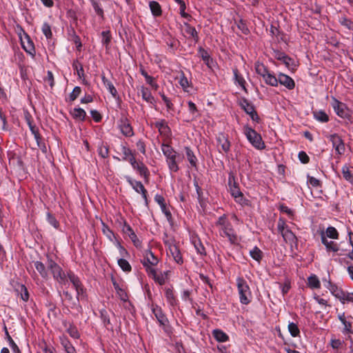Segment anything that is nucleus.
<instances>
[{
  "instance_id": "obj_18",
  "label": "nucleus",
  "mask_w": 353,
  "mask_h": 353,
  "mask_svg": "<svg viewBox=\"0 0 353 353\" xmlns=\"http://www.w3.org/2000/svg\"><path fill=\"white\" fill-rule=\"evenodd\" d=\"M65 300L71 305V307L76 309L79 312H82V307L79 304V301L77 299H74L72 295L68 291L63 292Z\"/></svg>"
},
{
  "instance_id": "obj_55",
  "label": "nucleus",
  "mask_w": 353,
  "mask_h": 353,
  "mask_svg": "<svg viewBox=\"0 0 353 353\" xmlns=\"http://www.w3.org/2000/svg\"><path fill=\"white\" fill-rule=\"evenodd\" d=\"M129 238L130 239L132 243L134 244V245L136 248H141V244H142L141 241L139 240V239L137 237V236L136 235V234L134 232L131 233V235L129 236Z\"/></svg>"
},
{
  "instance_id": "obj_13",
  "label": "nucleus",
  "mask_w": 353,
  "mask_h": 353,
  "mask_svg": "<svg viewBox=\"0 0 353 353\" xmlns=\"http://www.w3.org/2000/svg\"><path fill=\"white\" fill-rule=\"evenodd\" d=\"M183 159V155L177 153L172 157H170L166 159V162L168 166L169 170L171 172H176L179 170V167L178 163L181 161Z\"/></svg>"
},
{
  "instance_id": "obj_38",
  "label": "nucleus",
  "mask_w": 353,
  "mask_h": 353,
  "mask_svg": "<svg viewBox=\"0 0 353 353\" xmlns=\"http://www.w3.org/2000/svg\"><path fill=\"white\" fill-rule=\"evenodd\" d=\"M179 79V83L180 84V85L181 86L183 90L185 92H189L188 88H190V82H189L188 79L185 76V74H184V73L183 72H181Z\"/></svg>"
},
{
  "instance_id": "obj_6",
  "label": "nucleus",
  "mask_w": 353,
  "mask_h": 353,
  "mask_svg": "<svg viewBox=\"0 0 353 353\" xmlns=\"http://www.w3.org/2000/svg\"><path fill=\"white\" fill-rule=\"evenodd\" d=\"M332 107L333 108L335 113L341 118L346 119L348 118L350 114L348 112L347 108L346 105L335 97H332V102L331 103Z\"/></svg>"
},
{
  "instance_id": "obj_60",
  "label": "nucleus",
  "mask_w": 353,
  "mask_h": 353,
  "mask_svg": "<svg viewBox=\"0 0 353 353\" xmlns=\"http://www.w3.org/2000/svg\"><path fill=\"white\" fill-rule=\"evenodd\" d=\"M68 333L74 339H78L79 334L76 327L70 325L68 329Z\"/></svg>"
},
{
  "instance_id": "obj_2",
  "label": "nucleus",
  "mask_w": 353,
  "mask_h": 353,
  "mask_svg": "<svg viewBox=\"0 0 353 353\" xmlns=\"http://www.w3.org/2000/svg\"><path fill=\"white\" fill-rule=\"evenodd\" d=\"M236 285L239 294L240 302L242 304L248 305L251 301L252 293L250 287L243 278L236 279Z\"/></svg>"
},
{
  "instance_id": "obj_20",
  "label": "nucleus",
  "mask_w": 353,
  "mask_h": 353,
  "mask_svg": "<svg viewBox=\"0 0 353 353\" xmlns=\"http://www.w3.org/2000/svg\"><path fill=\"white\" fill-rule=\"evenodd\" d=\"M170 252L176 263L182 264L183 263L182 254L177 245H172Z\"/></svg>"
},
{
  "instance_id": "obj_28",
  "label": "nucleus",
  "mask_w": 353,
  "mask_h": 353,
  "mask_svg": "<svg viewBox=\"0 0 353 353\" xmlns=\"http://www.w3.org/2000/svg\"><path fill=\"white\" fill-rule=\"evenodd\" d=\"M307 285L312 290L319 289L321 288L320 281L315 274H312L307 278Z\"/></svg>"
},
{
  "instance_id": "obj_58",
  "label": "nucleus",
  "mask_w": 353,
  "mask_h": 353,
  "mask_svg": "<svg viewBox=\"0 0 353 353\" xmlns=\"http://www.w3.org/2000/svg\"><path fill=\"white\" fill-rule=\"evenodd\" d=\"M164 235L165 237L163 238V243L170 251V247L172 245H176V244L175 243L174 239H173L172 238H169L166 234H165Z\"/></svg>"
},
{
  "instance_id": "obj_51",
  "label": "nucleus",
  "mask_w": 353,
  "mask_h": 353,
  "mask_svg": "<svg viewBox=\"0 0 353 353\" xmlns=\"http://www.w3.org/2000/svg\"><path fill=\"white\" fill-rule=\"evenodd\" d=\"M6 335H7V338H8V341L9 342L10 346L13 353H21V351H20L19 347L14 343V341L12 340V339L9 335L8 332H6Z\"/></svg>"
},
{
  "instance_id": "obj_36",
  "label": "nucleus",
  "mask_w": 353,
  "mask_h": 353,
  "mask_svg": "<svg viewBox=\"0 0 353 353\" xmlns=\"http://www.w3.org/2000/svg\"><path fill=\"white\" fill-rule=\"evenodd\" d=\"M71 114L74 119L80 121H83L86 116L85 111L81 108H74V110L71 112Z\"/></svg>"
},
{
  "instance_id": "obj_30",
  "label": "nucleus",
  "mask_w": 353,
  "mask_h": 353,
  "mask_svg": "<svg viewBox=\"0 0 353 353\" xmlns=\"http://www.w3.org/2000/svg\"><path fill=\"white\" fill-rule=\"evenodd\" d=\"M154 126L158 129L159 132L161 134L166 135L170 132V128L165 120H160L155 122Z\"/></svg>"
},
{
  "instance_id": "obj_27",
  "label": "nucleus",
  "mask_w": 353,
  "mask_h": 353,
  "mask_svg": "<svg viewBox=\"0 0 353 353\" xmlns=\"http://www.w3.org/2000/svg\"><path fill=\"white\" fill-rule=\"evenodd\" d=\"M321 242L325 245L328 251L337 252L339 250L338 244L332 241H329L324 234L321 236Z\"/></svg>"
},
{
  "instance_id": "obj_45",
  "label": "nucleus",
  "mask_w": 353,
  "mask_h": 353,
  "mask_svg": "<svg viewBox=\"0 0 353 353\" xmlns=\"http://www.w3.org/2000/svg\"><path fill=\"white\" fill-rule=\"evenodd\" d=\"M150 8L154 16H159L161 14V6L157 1L150 2Z\"/></svg>"
},
{
  "instance_id": "obj_40",
  "label": "nucleus",
  "mask_w": 353,
  "mask_h": 353,
  "mask_svg": "<svg viewBox=\"0 0 353 353\" xmlns=\"http://www.w3.org/2000/svg\"><path fill=\"white\" fill-rule=\"evenodd\" d=\"M233 73L234 76L235 82L238 83L244 90L245 89V81L244 78L239 73V70L236 68L233 69Z\"/></svg>"
},
{
  "instance_id": "obj_56",
  "label": "nucleus",
  "mask_w": 353,
  "mask_h": 353,
  "mask_svg": "<svg viewBox=\"0 0 353 353\" xmlns=\"http://www.w3.org/2000/svg\"><path fill=\"white\" fill-rule=\"evenodd\" d=\"M121 152L123 154V160L128 159V157L133 154L132 150L125 145H121Z\"/></svg>"
},
{
  "instance_id": "obj_31",
  "label": "nucleus",
  "mask_w": 353,
  "mask_h": 353,
  "mask_svg": "<svg viewBox=\"0 0 353 353\" xmlns=\"http://www.w3.org/2000/svg\"><path fill=\"white\" fill-rule=\"evenodd\" d=\"M134 170H137L141 176L148 178L150 173L148 168L142 162H137V163L132 167Z\"/></svg>"
},
{
  "instance_id": "obj_12",
  "label": "nucleus",
  "mask_w": 353,
  "mask_h": 353,
  "mask_svg": "<svg viewBox=\"0 0 353 353\" xmlns=\"http://www.w3.org/2000/svg\"><path fill=\"white\" fill-rule=\"evenodd\" d=\"M119 128L121 132L125 137H132L134 135L133 129L126 117H122L119 120Z\"/></svg>"
},
{
  "instance_id": "obj_33",
  "label": "nucleus",
  "mask_w": 353,
  "mask_h": 353,
  "mask_svg": "<svg viewBox=\"0 0 353 353\" xmlns=\"http://www.w3.org/2000/svg\"><path fill=\"white\" fill-rule=\"evenodd\" d=\"M185 154L190 165L196 168L197 165V159L194 155L193 151L189 147H185Z\"/></svg>"
},
{
  "instance_id": "obj_46",
  "label": "nucleus",
  "mask_w": 353,
  "mask_h": 353,
  "mask_svg": "<svg viewBox=\"0 0 353 353\" xmlns=\"http://www.w3.org/2000/svg\"><path fill=\"white\" fill-rule=\"evenodd\" d=\"M288 330H289L291 336L293 337H296L300 334V330H299L297 325L293 322L290 323L288 324Z\"/></svg>"
},
{
  "instance_id": "obj_17",
  "label": "nucleus",
  "mask_w": 353,
  "mask_h": 353,
  "mask_svg": "<svg viewBox=\"0 0 353 353\" xmlns=\"http://www.w3.org/2000/svg\"><path fill=\"white\" fill-rule=\"evenodd\" d=\"M282 236L285 243L290 245L291 247L298 245V239L290 229L284 232Z\"/></svg>"
},
{
  "instance_id": "obj_5",
  "label": "nucleus",
  "mask_w": 353,
  "mask_h": 353,
  "mask_svg": "<svg viewBox=\"0 0 353 353\" xmlns=\"http://www.w3.org/2000/svg\"><path fill=\"white\" fill-rule=\"evenodd\" d=\"M170 271L158 272L156 269L148 270V275L152 278L155 283L160 285H164L169 279Z\"/></svg>"
},
{
  "instance_id": "obj_41",
  "label": "nucleus",
  "mask_w": 353,
  "mask_h": 353,
  "mask_svg": "<svg viewBox=\"0 0 353 353\" xmlns=\"http://www.w3.org/2000/svg\"><path fill=\"white\" fill-rule=\"evenodd\" d=\"M161 150L166 159L177 154V152L168 144H162Z\"/></svg>"
},
{
  "instance_id": "obj_42",
  "label": "nucleus",
  "mask_w": 353,
  "mask_h": 353,
  "mask_svg": "<svg viewBox=\"0 0 353 353\" xmlns=\"http://www.w3.org/2000/svg\"><path fill=\"white\" fill-rule=\"evenodd\" d=\"M250 254L253 259L258 262H260L263 256V252L256 246H255L253 249H252L250 251Z\"/></svg>"
},
{
  "instance_id": "obj_32",
  "label": "nucleus",
  "mask_w": 353,
  "mask_h": 353,
  "mask_svg": "<svg viewBox=\"0 0 353 353\" xmlns=\"http://www.w3.org/2000/svg\"><path fill=\"white\" fill-rule=\"evenodd\" d=\"M314 118L319 122L327 123L329 121V116L323 110L313 111Z\"/></svg>"
},
{
  "instance_id": "obj_15",
  "label": "nucleus",
  "mask_w": 353,
  "mask_h": 353,
  "mask_svg": "<svg viewBox=\"0 0 353 353\" xmlns=\"http://www.w3.org/2000/svg\"><path fill=\"white\" fill-rule=\"evenodd\" d=\"M278 83L288 90H292L295 87L294 81L290 76L283 73L278 75Z\"/></svg>"
},
{
  "instance_id": "obj_57",
  "label": "nucleus",
  "mask_w": 353,
  "mask_h": 353,
  "mask_svg": "<svg viewBox=\"0 0 353 353\" xmlns=\"http://www.w3.org/2000/svg\"><path fill=\"white\" fill-rule=\"evenodd\" d=\"M47 219L48 223L53 226L54 228H58L59 223L56 218L52 216L50 213L47 214Z\"/></svg>"
},
{
  "instance_id": "obj_59",
  "label": "nucleus",
  "mask_w": 353,
  "mask_h": 353,
  "mask_svg": "<svg viewBox=\"0 0 353 353\" xmlns=\"http://www.w3.org/2000/svg\"><path fill=\"white\" fill-rule=\"evenodd\" d=\"M102 35V43L106 46H108L111 40V36L109 31H103L101 33Z\"/></svg>"
},
{
  "instance_id": "obj_35",
  "label": "nucleus",
  "mask_w": 353,
  "mask_h": 353,
  "mask_svg": "<svg viewBox=\"0 0 353 353\" xmlns=\"http://www.w3.org/2000/svg\"><path fill=\"white\" fill-rule=\"evenodd\" d=\"M263 80L265 82L271 85V86H277L278 85V77H276L273 74L270 72L267 73L263 77Z\"/></svg>"
},
{
  "instance_id": "obj_44",
  "label": "nucleus",
  "mask_w": 353,
  "mask_h": 353,
  "mask_svg": "<svg viewBox=\"0 0 353 353\" xmlns=\"http://www.w3.org/2000/svg\"><path fill=\"white\" fill-rule=\"evenodd\" d=\"M117 263L119 266L121 268V270L124 272H130L132 270V267L130 264L125 259H118Z\"/></svg>"
},
{
  "instance_id": "obj_48",
  "label": "nucleus",
  "mask_w": 353,
  "mask_h": 353,
  "mask_svg": "<svg viewBox=\"0 0 353 353\" xmlns=\"http://www.w3.org/2000/svg\"><path fill=\"white\" fill-rule=\"evenodd\" d=\"M326 235L327 237L330 239H339V233L336 230V229L334 227H328L326 230Z\"/></svg>"
},
{
  "instance_id": "obj_63",
  "label": "nucleus",
  "mask_w": 353,
  "mask_h": 353,
  "mask_svg": "<svg viewBox=\"0 0 353 353\" xmlns=\"http://www.w3.org/2000/svg\"><path fill=\"white\" fill-rule=\"evenodd\" d=\"M279 210L281 212L287 214L290 218H292L294 216V212L283 204L280 205Z\"/></svg>"
},
{
  "instance_id": "obj_16",
  "label": "nucleus",
  "mask_w": 353,
  "mask_h": 353,
  "mask_svg": "<svg viewBox=\"0 0 353 353\" xmlns=\"http://www.w3.org/2000/svg\"><path fill=\"white\" fill-rule=\"evenodd\" d=\"M152 313L155 316L157 320L159 323L161 325L165 326L168 323V320L164 313L163 312L161 308L158 305L153 306Z\"/></svg>"
},
{
  "instance_id": "obj_64",
  "label": "nucleus",
  "mask_w": 353,
  "mask_h": 353,
  "mask_svg": "<svg viewBox=\"0 0 353 353\" xmlns=\"http://www.w3.org/2000/svg\"><path fill=\"white\" fill-rule=\"evenodd\" d=\"M61 343L67 353H70L72 352H74V347L72 345V344L68 341H67V340L63 341Z\"/></svg>"
},
{
  "instance_id": "obj_14",
  "label": "nucleus",
  "mask_w": 353,
  "mask_h": 353,
  "mask_svg": "<svg viewBox=\"0 0 353 353\" xmlns=\"http://www.w3.org/2000/svg\"><path fill=\"white\" fill-rule=\"evenodd\" d=\"M216 141L220 152L221 150L225 153H228L230 150V142L228 141V137L224 134H219L216 138Z\"/></svg>"
},
{
  "instance_id": "obj_10",
  "label": "nucleus",
  "mask_w": 353,
  "mask_h": 353,
  "mask_svg": "<svg viewBox=\"0 0 353 353\" xmlns=\"http://www.w3.org/2000/svg\"><path fill=\"white\" fill-rule=\"evenodd\" d=\"M228 185L232 196L236 199V201L240 202L243 199V194L240 191V189L237 183L234 181V179L232 176L229 177Z\"/></svg>"
},
{
  "instance_id": "obj_26",
  "label": "nucleus",
  "mask_w": 353,
  "mask_h": 353,
  "mask_svg": "<svg viewBox=\"0 0 353 353\" xmlns=\"http://www.w3.org/2000/svg\"><path fill=\"white\" fill-rule=\"evenodd\" d=\"M338 318L344 325L343 332L345 334L352 333V323L346 320L345 313L339 314Z\"/></svg>"
},
{
  "instance_id": "obj_1",
  "label": "nucleus",
  "mask_w": 353,
  "mask_h": 353,
  "mask_svg": "<svg viewBox=\"0 0 353 353\" xmlns=\"http://www.w3.org/2000/svg\"><path fill=\"white\" fill-rule=\"evenodd\" d=\"M47 266L48 269L51 272L54 279L59 284L65 285L67 283L68 274H66L55 261L48 259Z\"/></svg>"
},
{
  "instance_id": "obj_61",
  "label": "nucleus",
  "mask_w": 353,
  "mask_h": 353,
  "mask_svg": "<svg viewBox=\"0 0 353 353\" xmlns=\"http://www.w3.org/2000/svg\"><path fill=\"white\" fill-rule=\"evenodd\" d=\"M165 297L168 300V301L171 304L173 305L174 303L175 299L174 296L173 294L172 290L170 289H167L165 290Z\"/></svg>"
},
{
  "instance_id": "obj_62",
  "label": "nucleus",
  "mask_w": 353,
  "mask_h": 353,
  "mask_svg": "<svg viewBox=\"0 0 353 353\" xmlns=\"http://www.w3.org/2000/svg\"><path fill=\"white\" fill-rule=\"evenodd\" d=\"M298 157L299 161L302 163H307L310 161V158L308 155L304 151H301L299 152Z\"/></svg>"
},
{
  "instance_id": "obj_4",
  "label": "nucleus",
  "mask_w": 353,
  "mask_h": 353,
  "mask_svg": "<svg viewBox=\"0 0 353 353\" xmlns=\"http://www.w3.org/2000/svg\"><path fill=\"white\" fill-rule=\"evenodd\" d=\"M328 140L332 143L336 154L341 155L345 153V147L342 137L337 133L331 134L327 136Z\"/></svg>"
},
{
  "instance_id": "obj_3",
  "label": "nucleus",
  "mask_w": 353,
  "mask_h": 353,
  "mask_svg": "<svg viewBox=\"0 0 353 353\" xmlns=\"http://www.w3.org/2000/svg\"><path fill=\"white\" fill-rule=\"evenodd\" d=\"M245 134L250 143L255 148L258 150H262L265 148V143L262 140L261 136L254 130L249 127H245Z\"/></svg>"
},
{
  "instance_id": "obj_25",
  "label": "nucleus",
  "mask_w": 353,
  "mask_h": 353,
  "mask_svg": "<svg viewBox=\"0 0 353 353\" xmlns=\"http://www.w3.org/2000/svg\"><path fill=\"white\" fill-rule=\"evenodd\" d=\"M101 79L104 85L108 90L112 96L114 98H116L118 95V92L112 83L110 81H109L104 75L101 76Z\"/></svg>"
},
{
  "instance_id": "obj_11",
  "label": "nucleus",
  "mask_w": 353,
  "mask_h": 353,
  "mask_svg": "<svg viewBox=\"0 0 353 353\" xmlns=\"http://www.w3.org/2000/svg\"><path fill=\"white\" fill-rule=\"evenodd\" d=\"M219 233L221 236L228 238L232 243H234L236 240V236L230 223L221 227L219 228Z\"/></svg>"
},
{
  "instance_id": "obj_21",
  "label": "nucleus",
  "mask_w": 353,
  "mask_h": 353,
  "mask_svg": "<svg viewBox=\"0 0 353 353\" xmlns=\"http://www.w3.org/2000/svg\"><path fill=\"white\" fill-rule=\"evenodd\" d=\"M184 31L185 32L194 39L195 42H197L199 39V34L196 29L191 26L188 23H184Z\"/></svg>"
},
{
  "instance_id": "obj_50",
  "label": "nucleus",
  "mask_w": 353,
  "mask_h": 353,
  "mask_svg": "<svg viewBox=\"0 0 353 353\" xmlns=\"http://www.w3.org/2000/svg\"><path fill=\"white\" fill-rule=\"evenodd\" d=\"M256 72L259 75L263 77L270 71L265 67L263 64L258 63L256 65Z\"/></svg>"
},
{
  "instance_id": "obj_39",
  "label": "nucleus",
  "mask_w": 353,
  "mask_h": 353,
  "mask_svg": "<svg viewBox=\"0 0 353 353\" xmlns=\"http://www.w3.org/2000/svg\"><path fill=\"white\" fill-rule=\"evenodd\" d=\"M68 278L70 279V282L72 283L73 287L75 290L83 286L79 279L72 272H70L68 273Z\"/></svg>"
},
{
  "instance_id": "obj_22",
  "label": "nucleus",
  "mask_w": 353,
  "mask_h": 353,
  "mask_svg": "<svg viewBox=\"0 0 353 353\" xmlns=\"http://www.w3.org/2000/svg\"><path fill=\"white\" fill-rule=\"evenodd\" d=\"M112 284L120 299L123 302H126L128 299V296L125 290L114 279H112Z\"/></svg>"
},
{
  "instance_id": "obj_54",
  "label": "nucleus",
  "mask_w": 353,
  "mask_h": 353,
  "mask_svg": "<svg viewBox=\"0 0 353 353\" xmlns=\"http://www.w3.org/2000/svg\"><path fill=\"white\" fill-rule=\"evenodd\" d=\"M81 88L79 86H76L74 88L72 92L70 94V101H74L81 94Z\"/></svg>"
},
{
  "instance_id": "obj_43",
  "label": "nucleus",
  "mask_w": 353,
  "mask_h": 353,
  "mask_svg": "<svg viewBox=\"0 0 353 353\" xmlns=\"http://www.w3.org/2000/svg\"><path fill=\"white\" fill-rule=\"evenodd\" d=\"M34 266H35V268L36 270L39 272L40 275L44 278V279H46L48 278V272L46 270V267L44 265V264L40 261H36L34 263Z\"/></svg>"
},
{
  "instance_id": "obj_49",
  "label": "nucleus",
  "mask_w": 353,
  "mask_h": 353,
  "mask_svg": "<svg viewBox=\"0 0 353 353\" xmlns=\"http://www.w3.org/2000/svg\"><path fill=\"white\" fill-rule=\"evenodd\" d=\"M42 32L46 37L49 39L52 37V33L51 30V27L48 23H44L42 26Z\"/></svg>"
},
{
  "instance_id": "obj_24",
  "label": "nucleus",
  "mask_w": 353,
  "mask_h": 353,
  "mask_svg": "<svg viewBox=\"0 0 353 353\" xmlns=\"http://www.w3.org/2000/svg\"><path fill=\"white\" fill-rule=\"evenodd\" d=\"M142 99L149 103H154L155 102L154 98L151 94V92L148 88L141 86L139 89Z\"/></svg>"
},
{
  "instance_id": "obj_52",
  "label": "nucleus",
  "mask_w": 353,
  "mask_h": 353,
  "mask_svg": "<svg viewBox=\"0 0 353 353\" xmlns=\"http://www.w3.org/2000/svg\"><path fill=\"white\" fill-rule=\"evenodd\" d=\"M98 153L99 155L102 158H106L108 156L109 150L106 145H104L103 143L99 145L98 147Z\"/></svg>"
},
{
  "instance_id": "obj_29",
  "label": "nucleus",
  "mask_w": 353,
  "mask_h": 353,
  "mask_svg": "<svg viewBox=\"0 0 353 353\" xmlns=\"http://www.w3.org/2000/svg\"><path fill=\"white\" fill-rule=\"evenodd\" d=\"M341 172L345 180L353 185V174L350 170V166L347 165H344L342 167Z\"/></svg>"
},
{
  "instance_id": "obj_34",
  "label": "nucleus",
  "mask_w": 353,
  "mask_h": 353,
  "mask_svg": "<svg viewBox=\"0 0 353 353\" xmlns=\"http://www.w3.org/2000/svg\"><path fill=\"white\" fill-rule=\"evenodd\" d=\"M96 14L101 18H104V12L101 7L100 0H90Z\"/></svg>"
},
{
  "instance_id": "obj_7",
  "label": "nucleus",
  "mask_w": 353,
  "mask_h": 353,
  "mask_svg": "<svg viewBox=\"0 0 353 353\" xmlns=\"http://www.w3.org/2000/svg\"><path fill=\"white\" fill-rule=\"evenodd\" d=\"M141 263L145 268L146 272L148 273V270H149V268L155 269L154 266L158 264L159 259L157 256H154L152 252L150 250H147L145 252L144 257Z\"/></svg>"
},
{
  "instance_id": "obj_47",
  "label": "nucleus",
  "mask_w": 353,
  "mask_h": 353,
  "mask_svg": "<svg viewBox=\"0 0 353 353\" xmlns=\"http://www.w3.org/2000/svg\"><path fill=\"white\" fill-rule=\"evenodd\" d=\"M277 229L281 235L284 233V232L289 229V227L285 223V221L283 218H280L279 219L277 223Z\"/></svg>"
},
{
  "instance_id": "obj_9",
  "label": "nucleus",
  "mask_w": 353,
  "mask_h": 353,
  "mask_svg": "<svg viewBox=\"0 0 353 353\" xmlns=\"http://www.w3.org/2000/svg\"><path fill=\"white\" fill-rule=\"evenodd\" d=\"M241 106L243 110L250 116L254 121L259 122V117L254 109V107L248 100L243 99L241 102Z\"/></svg>"
},
{
  "instance_id": "obj_8",
  "label": "nucleus",
  "mask_w": 353,
  "mask_h": 353,
  "mask_svg": "<svg viewBox=\"0 0 353 353\" xmlns=\"http://www.w3.org/2000/svg\"><path fill=\"white\" fill-rule=\"evenodd\" d=\"M127 181L130 184L132 188L138 193L141 194L143 199L145 201V203L146 205L148 204V201L147 198V190L144 188L143 185L141 182L135 181L132 179L130 176H127Z\"/></svg>"
},
{
  "instance_id": "obj_37",
  "label": "nucleus",
  "mask_w": 353,
  "mask_h": 353,
  "mask_svg": "<svg viewBox=\"0 0 353 353\" xmlns=\"http://www.w3.org/2000/svg\"><path fill=\"white\" fill-rule=\"evenodd\" d=\"M213 336L214 339L219 342H226L228 341V336L222 330L216 329L213 331Z\"/></svg>"
},
{
  "instance_id": "obj_53",
  "label": "nucleus",
  "mask_w": 353,
  "mask_h": 353,
  "mask_svg": "<svg viewBox=\"0 0 353 353\" xmlns=\"http://www.w3.org/2000/svg\"><path fill=\"white\" fill-rule=\"evenodd\" d=\"M77 292V297L76 299L77 301H79V300H83L86 297V293L85 290L83 288V286H81L76 290Z\"/></svg>"
},
{
  "instance_id": "obj_19",
  "label": "nucleus",
  "mask_w": 353,
  "mask_h": 353,
  "mask_svg": "<svg viewBox=\"0 0 353 353\" xmlns=\"http://www.w3.org/2000/svg\"><path fill=\"white\" fill-rule=\"evenodd\" d=\"M327 288L336 298L339 299L341 302L343 301V299L345 294V292L341 289H339L336 285L332 284L330 281L328 282Z\"/></svg>"
},
{
  "instance_id": "obj_23",
  "label": "nucleus",
  "mask_w": 353,
  "mask_h": 353,
  "mask_svg": "<svg viewBox=\"0 0 353 353\" xmlns=\"http://www.w3.org/2000/svg\"><path fill=\"white\" fill-rule=\"evenodd\" d=\"M72 68H73L74 70L76 71V73H77L78 77L80 79H83V82L84 83H86V81L84 79L85 74H84V70H83V65L77 59L73 61Z\"/></svg>"
}]
</instances>
